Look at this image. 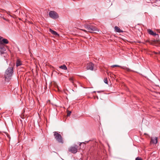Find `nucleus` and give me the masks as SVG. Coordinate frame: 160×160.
<instances>
[{
    "label": "nucleus",
    "instance_id": "nucleus-1",
    "mask_svg": "<svg viewBox=\"0 0 160 160\" xmlns=\"http://www.w3.org/2000/svg\"><path fill=\"white\" fill-rule=\"evenodd\" d=\"M13 72V66L12 65H10V67H8L6 70L4 76L5 78H8L11 77Z\"/></svg>",
    "mask_w": 160,
    "mask_h": 160
},
{
    "label": "nucleus",
    "instance_id": "nucleus-2",
    "mask_svg": "<svg viewBox=\"0 0 160 160\" xmlns=\"http://www.w3.org/2000/svg\"><path fill=\"white\" fill-rule=\"evenodd\" d=\"M53 133H54V136L56 140L59 143H63V141L61 135L57 132H54Z\"/></svg>",
    "mask_w": 160,
    "mask_h": 160
},
{
    "label": "nucleus",
    "instance_id": "nucleus-3",
    "mask_svg": "<svg viewBox=\"0 0 160 160\" xmlns=\"http://www.w3.org/2000/svg\"><path fill=\"white\" fill-rule=\"evenodd\" d=\"M85 28L87 29L88 32L91 33H92L95 31H98L96 27L92 25L88 24L85 25Z\"/></svg>",
    "mask_w": 160,
    "mask_h": 160
},
{
    "label": "nucleus",
    "instance_id": "nucleus-4",
    "mask_svg": "<svg viewBox=\"0 0 160 160\" xmlns=\"http://www.w3.org/2000/svg\"><path fill=\"white\" fill-rule=\"evenodd\" d=\"M78 146L76 145H74L73 146H71L68 149V151L69 152L75 154L77 153L78 151Z\"/></svg>",
    "mask_w": 160,
    "mask_h": 160
},
{
    "label": "nucleus",
    "instance_id": "nucleus-5",
    "mask_svg": "<svg viewBox=\"0 0 160 160\" xmlns=\"http://www.w3.org/2000/svg\"><path fill=\"white\" fill-rule=\"evenodd\" d=\"M49 16L50 18L54 19H56L58 18V13L56 12L53 11H51L49 12Z\"/></svg>",
    "mask_w": 160,
    "mask_h": 160
},
{
    "label": "nucleus",
    "instance_id": "nucleus-6",
    "mask_svg": "<svg viewBox=\"0 0 160 160\" xmlns=\"http://www.w3.org/2000/svg\"><path fill=\"white\" fill-rule=\"evenodd\" d=\"M94 64L92 62H89L87 64V69L91 71L94 70Z\"/></svg>",
    "mask_w": 160,
    "mask_h": 160
},
{
    "label": "nucleus",
    "instance_id": "nucleus-7",
    "mask_svg": "<svg viewBox=\"0 0 160 160\" xmlns=\"http://www.w3.org/2000/svg\"><path fill=\"white\" fill-rule=\"evenodd\" d=\"M148 33L151 35L156 36H157L158 37V34L154 33L152 30L150 29H148Z\"/></svg>",
    "mask_w": 160,
    "mask_h": 160
},
{
    "label": "nucleus",
    "instance_id": "nucleus-8",
    "mask_svg": "<svg viewBox=\"0 0 160 160\" xmlns=\"http://www.w3.org/2000/svg\"><path fill=\"white\" fill-rule=\"evenodd\" d=\"M0 41V49L3 50V51H5L6 49L4 47V45Z\"/></svg>",
    "mask_w": 160,
    "mask_h": 160
},
{
    "label": "nucleus",
    "instance_id": "nucleus-9",
    "mask_svg": "<svg viewBox=\"0 0 160 160\" xmlns=\"http://www.w3.org/2000/svg\"><path fill=\"white\" fill-rule=\"evenodd\" d=\"M157 142L158 138L156 137L153 138L151 139V142H152L153 144H156L157 143Z\"/></svg>",
    "mask_w": 160,
    "mask_h": 160
},
{
    "label": "nucleus",
    "instance_id": "nucleus-10",
    "mask_svg": "<svg viewBox=\"0 0 160 160\" xmlns=\"http://www.w3.org/2000/svg\"><path fill=\"white\" fill-rule=\"evenodd\" d=\"M49 31L52 34H53L54 35H56V36H59V34H58L54 30H52V29L51 28L49 29Z\"/></svg>",
    "mask_w": 160,
    "mask_h": 160
},
{
    "label": "nucleus",
    "instance_id": "nucleus-11",
    "mask_svg": "<svg viewBox=\"0 0 160 160\" xmlns=\"http://www.w3.org/2000/svg\"><path fill=\"white\" fill-rule=\"evenodd\" d=\"M114 29L115 31L118 32H123V31L120 29L117 26H115Z\"/></svg>",
    "mask_w": 160,
    "mask_h": 160
},
{
    "label": "nucleus",
    "instance_id": "nucleus-12",
    "mask_svg": "<svg viewBox=\"0 0 160 160\" xmlns=\"http://www.w3.org/2000/svg\"><path fill=\"white\" fill-rule=\"evenodd\" d=\"M1 42H2V43H2L4 45V44H7L9 42L8 40L5 38H3Z\"/></svg>",
    "mask_w": 160,
    "mask_h": 160
},
{
    "label": "nucleus",
    "instance_id": "nucleus-13",
    "mask_svg": "<svg viewBox=\"0 0 160 160\" xmlns=\"http://www.w3.org/2000/svg\"><path fill=\"white\" fill-rule=\"evenodd\" d=\"M59 68L64 70H66L67 69V68L66 66L65 65H62L61 66L59 67Z\"/></svg>",
    "mask_w": 160,
    "mask_h": 160
},
{
    "label": "nucleus",
    "instance_id": "nucleus-14",
    "mask_svg": "<svg viewBox=\"0 0 160 160\" xmlns=\"http://www.w3.org/2000/svg\"><path fill=\"white\" fill-rule=\"evenodd\" d=\"M22 63L21 61L19 60H17L16 62V66L17 67L21 65Z\"/></svg>",
    "mask_w": 160,
    "mask_h": 160
},
{
    "label": "nucleus",
    "instance_id": "nucleus-15",
    "mask_svg": "<svg viewBox=\"0 0 160 160\" xmlns=\"http://www.w3.org/2000/svg\"><path fill=\"white\" fill-rule=\"evenodd\" d=\"M121 68L125 70L128 71H131L129 68L125 67H121Z\"/></svg>",
    "mask_w": 160,
    "mask_h": 160
},
{
    "label": "nucleus",
    "instance_id": "nucleus-16",
    "mask_svg": "<svg viewBox=\"0 0 160 160\" xmlns=\"http://www.w3.org/2000/svg\"><path fill=\"white\" fill-rule=\"evenodd\" d=\"M104 81L105 83L108 84V82L107 78H105L104 80Z\"/></svg>",
    "mask_w": 160,
    "mask_h": 160
},
{
    "label": "nucleus",
    "instance_id": "nucleus-17",
    "mask_svg": "<svg viewBox=\"0 0 160 160\" xmlns=\"http://www.w3.org/2000/svg\"><path fill=\"white\" fill-rule=\"evenodd\" d=\"M67 116H69L70 115L71 113V111H69L68 110H67Z\"/></svg>",
    "mask_w": 160,
    "mask_h": 160
},
{
    "label": "nucleus",
    "instance_id": "nucleus-18",
    "mask_svg": "<svg viewBox=\"0 0 160 160\" xmlns=\"http://www.w3.org/2000/svg\"><path fill=\"white\" fill-rule=\"evenodd\" d=\"M111 67H120V68H121V67H122L121 66H119V65H113Z\"/></svg>",
    "mask_w": 160,
    "mask_h": 160
},
{
    "label": "nucleus",
    "instance_id": "nucleus-19",
    "mask_svg": "<svg viewBox=\"0 0 160 160\" xmlns=\"http://www.w3.org/2000/svg\"><path fill=\"white\" fill-rule=\"evenodd\" d=\"M135 160H143L142 159L139 157H138L136 158L135 159Z\"/></svg>",
    "mask_w": 160,
    "mask_h": 160
},
{
    "label": "nucleus",
    "instance_id": "nucleus-20",
    "mask_svg": "<svg viewBox=\"0 0 160 160\" xmlns=\"http://www.w3.org/2000/svg\"><path fill=\"white\" fill-rule=\"evenodd\" d=\"M4 52L5 51H3V50H2V49H1V50H0V52L1 54H4Z\"/></svg>",
    "mask_w": 160,
    "mask_h": 160
},
{
    "label": "nucleus",
    "instance_id": "nucleus-21",
    "mask_svg": "<svg viewBox=\"0 0 160 160\" xmlns=\"http://www.w3.org/2000/svg\"><path fill=\"white\" fill-rule=\"evenodd\" d=\"M69 79L73 83V79L72 78H70Z\"/></svg>",
    "mask_w": 160,
    "mask_h": 160
},
{
    "label": "nucleus",
    "instance_id": "nucleus-22",
    "mask_svg": "<svg viewBox=\"0 0 160 160\" xmlns=\"http://www.w3.org/2000/svg\"><path fill=\"white\" fill-rule=\"evenodd\" d=\"M94 99H95L96 98H97L98 99V96H96L95 97H94Z\"/></svg>",
    "mask_w": 160,
    "mask_h": 160
},
{
    "label": "nucleus",
    "instance_id": "nucleus-23",
    "mask_svg": "<svg viewBox=\"0 0 160 160\" xmlns=\"http://www.w3.org/2000/svg\"><path fill=\"white\" fill-rule=\"evenodd\" d=\"M81 30L85 32H87L86 30H84V29H81Z\"/></svg>",
    "mask_w": 160,
    "mask_h": 160
},
{
    "label": "nucleus",
    "instance_id": "nucleus-24",
    "mask_svg": "<svg viewBox=\"0 0 160 160\" xmlns=\"http://www.w3.org/2000/svg\"><path fill=\"white\" fill-rule=\"evenodd\" d=\"M3 38L1 36H0V41H1V40H2V39Z\"/></svg>",
    "mask_w": 160,
    "mask_h": 160
},
{
    "label": "nucleus",
    "instance_id": "nucleus-25",
    "mask_svg": "<svg viewBox=\"0 0 160 160\" xmlns=\"http://www.w3.org/2000/svg\"><path fill=\"white\" fill-rule=\"evenodd\" d=\"M101 91H97V92H98V93H99L100 92H101Z\"/></svg>",
    "mask_w": 160,
    "mask_h": 160
},
{
    "label": "nucleus",
    "instance_id": "nucleus-26",
    "mask_svg": "<svg viewBox=\"0 0 160 160\" xmlns=\"http://www.w3.org/2000/svg\"><path fill=\"white\" fill-rule=\"evenodd\" d=\"M3 19L4 20H6V19H5L4 17H3Z\"/></svg>",
    "mask_w": 160,
    "mask_h": 160
},
{
    "label": "nucleus",
    "instance_id": "nucleus-27",
    "mask_svg": "<svg viewBox=\"0 0 160 160\" xmlns=\"http://www.w3.org/2000/svg\"><path fill=\"white\" fill-rule=\"evenodd\" d=\"M148 42V41H146V42Z\"/></svg>",
    "mask_w": 160,
    "mask_h": 160
},
{
    "label": "nucleus",
    "instance_id": "nucleus-28",
    "mask_svg": "<svg viewBox=\"0 0 160 160\" xmlns=\"http://www.w3.org/2000/svg\"><path fill=\"white\" fill-rule=\"evenodd\" d=\"M139 42V43H141V42Z\"/></svg>",
    "mask_w": 160,
    "mask_h": 160
},
{
    "label": "nucleus",
    "instance_id": "nucleus-29",
    "mask_svg": "<svg viewBox=\"0 0 160 160\" xmlns=\"http://www.w3.org/2000/svg\"><path fill=\"white\" fill-rule=\"evenodd\" d=\"M80 143V145L81 144V143Z\"/></svg>",
    "mask_w": 160,
    "mask_h": 160
}]
</instances>
